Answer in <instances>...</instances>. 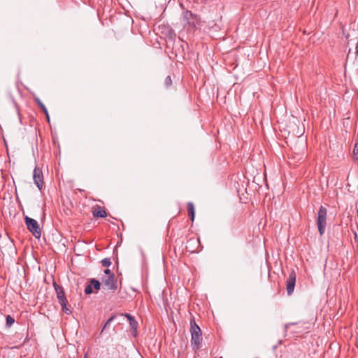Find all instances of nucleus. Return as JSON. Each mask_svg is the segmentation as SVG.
<instances>
[{
  "label": "nucleus",
  "mask_w": 358,
  "mask_h": 358,
  "mask_svg": "<svg viewBox=\"0 0 358 358\" xmlns=\"http://www.w3.org/2000/svg\"><path fill=\"white\" fill-rule=\"evenodd\" d=\"M166 32L165 33L166 43L168 48L172 46V52L175 54L176 57L185 55V44L182 41H176V33L169 27L166 28ZM187 45V43H185Z\"/></svg>",
  "instance_id": "f257e3e1"
},
{
  "label": "nucleus",
  "mask_w": 358,
  "mask_h": 358,
  "mask_svg": "<svg viewBox=\"0 0 358 358\" xmlns=\"http://www.w3.org/2000/svg\"><path fill=\"white\" fill-rule=\"evenodd\" d=\"M180 6L182 10L181 18L184 27H187V29L196 28L201 22L200 17L197 14L193 13L192 11L186 9L182 3H180Z\"/></svg>",
  "instance_id": "f03ea898"
},
{
  "label": "nucleus",
  "mask_w": 358,
  "mask_h": 358,
  "mask_svg": "<svg viewBox=\"0 0 358 358\" xmlns=\"http://www.w3.org/2000/svg\"><path fill=\"white\" fill-rule=\"evenodd\" d=\"M191 345L194 350H199L201 346L202 333L194 317L190 320Z\"/></svg>",
  "instance_id": "7ed1b4c3"
},
{
  "label": "nucleus",
  "mask_w": 358,
  "mask_h": 358,
  "mask_svg": "<svg viewBox=\"0 0 358 358\" xmlns=\"http://www.w3.org/2000/svg\"><path fill=\"white\" fill-rule=\"evenodd\" d=\"M327 208L321 206L317 213V225L320 234L322 236L324 234L327 226Z\"/></svg>",
  "instance_id": "20e7f679"
},
{
  "label": "nucleus",
  "mask_w": 358,
  "mask_h": 358,
  "mask_svg": "<svg viewBox=\"0 0 358 358\" xmlns=\"http://www.w3.org/2000/svg\"><path fill=\"white\" fill-rule=\"evenodd\" d=\"M24 220L27 229L32 233L36 238H40L41 236V230L38 222L28 216L24 217Z\"/></svg>",
  "instance_id": "39448f33"
},
{
  "label": "nucleus",
  "mask_w": 358,
  "mask_h": 358,
  "mask_svg": "<svg viewBox=\"0 0 358 358\" xmlns=\"http://www.w3.org/2000/svg\"><path fill=\"white\" fill-rule=\"evenodd\" d=\"M33 179L37 187L41 190L43 185V175L42 170L38 166H36L34 170Z\"/></svg>",
  "instance_id": "423d86ee"
},
{
  "label": "nucleus",
  "mask_w": 358,
  "mask_h": 358,
  "mask_svg": "<svg viewBox=\"0 0 358 358\" xmlns=\"http://www.w3.org/2000/svg\"><path fill=\"white\" fill-rule=\"evenodd\" d=\"M103 289H110L115 291L117 289V280L115 277L108 276L102 280Z\"/></svg>",
  "instance_id": "0eeeda50"
},
{
  "label": "nucleus",
  "mask_w": 358,
  "mask_h": 358,
  "mask_svg": "<svg viewBox=\"0 0 358 358\" xmlns=\"http://www.w3.org/2000/svg\"><path fill=\"white\" fill-rule=\"evenodd\" d=\"M295 284H296V274H295L294 271H292L289 275V278H288V279L287 280V283H286V289H287V292L288 295H291L293 293L294 287H295Z\"/></svg>",
  "instance_id": "6e6552de"
},
{
  "label": "nucleus",
  "mask_w": 358,
  "mask_h": 358,
  "mask_svg": "<svg viewBox=\"0 0 358 358\" xmlns=\"http://www.w3.org/2000/svg\"><path fill=\"white\" fill-rule=\"evenodd\" d=\"M53 287L55 289L59 303L62 302L64 304V301H66L67 299L65 296L64 288L62 286L57 285L55 282H53Z\"/></svg>",
  "instance_id": "1a4fd4ad"
},
{
  "label": "nucleus",
  "mask_w": 358,
  "mask_h": 358,
  "mask_svg": "<svg viewBox=\"0 0 358 358\" xmlns=\"http://www.w3.org/2000/svg\"><path fill=\"white\" fill-rule=\"evenodd\" d=\"M93 216L96 217H106L107 216V213L103 208L97 206L93 211Z\"/></svg>",
  "instance_id": "9d476101"
},
{
  "label": "nucleus",
  "mask_w": 358,
  "mask_h": 358,
  "mask_svg": "<svg viewBox=\"0 0 358 358\" xmlns=\"http://www.w3.org/2000/svg\"><path fill=\"white\" fill-rule=\"evenodd\" d=\"M125 316L129 320L131 329L134 331V332H136L137 328H138V322L135 320L134 317L131 316L129 314H125Z\"/></svg>",
  "instance_id": "9b49d317"
},
{
  "label": "nucleus",
  "mask_w": 358,
  "mask_h": 358,
  "mask_svg": "<svg viewBox=\"0 0 358 358\" xmlns=\"http://www.w3.org/2000/svg\"><path fill=\"white\" fill-rule=\"evenodd\" d=\"M187 207L188 215H189L191 220L194 221V217H195V211H194V203H192V202H188Z\"/></svg>",
  "instance_id": "f8f14e48"
},
{
  "label": "nucleus",
  "mask_w": 358,
  "mask_h": 358,
  "mask_svg": "<svg viewBox=\"0 0 358 358\" xmlns=\"http://www.w3.org/2000/svg\"><path fill=\"white\" fill-rule=\"evenodd\" d=\"M90 285H92V288L96 290H99L101 288V283L98 280L92 278L90 280Z\"/></svg>",
  "instance_id": "ddd939ff"
},
{
  "label": "nucleus",
  "mask_w": 358,
  "mask_h": 358,
  "mask_svg": "<svg viewBox=\"0 0 358 358\" xmlns=\"http://www.w3.org/2000/svg\"><path fill=\"white\" fill-rule=\"evenodd\" d=\"M6 327L9 328L15 322L14 318L10 316V315H8L6 317Z\"/></svg>",
  "instance_id": "4468645a"
},
{
  "label": "nucleus",
  "mask_w": 358,
  "mask_h": 358,
  "mask_svg": "<svg viewBox=\"0 0 358 358\" xmlns=\"http://www.w3.org/2000/svg\"><path fill=\"white\" fill-rule=\"evenodd\" d=\"M35 101L36 102V103L38 104V106L41 108V110H43V112L44 113H47V108L45 107V106L43 103V102L40 100L39 98L36 97L35 98Z\"/></svg>",
  "instance_id": "2eb2a0df"
},
{
  "label": "nucleus",
  "mask_w": 358,
  "mask_h": 358,
  "mask_svg": "<svg viewBox=\"0 0 358 358\" xmlns=\"http://www.w3.org/2000/svg\"><path fill=\"white\" fill-rule=\"evenodd\" d=\"M67 300L66 301H64V303H62V302L59 303V304L61 305L62 308V310L66 313V314H71V311L69 310V308L67 307Z\"/></svg>",
  "instance_id": "dca6fc26"
},
{
  "label": "nucleus",
  "mask_w": 358,
  "mask_h": 358,
  "mask_svg": "<svg viewBox=\"0 0 358 358\" xmlns=\"http://www.w3.org/2000/svg\"><path fill=\"white\" fill-rule=\"evenodd\" d=\"M101 265L103 267H108L111 265V261L109 258H104L101 260Z\"/></svg>",
  "instance_id": "f3484780"
},
{
  "label": "nucleus",
  "mask_w": 358,
  "mask_h": 358,
  "mask_svg": "<svg viewBox=\"0 0 358 358\" xmlns=\"http://www.w3.org/2000/svg\"><path fill=\"white\" fill-rule=\"evenodd\" d=\"M85 293L86 294H90L92 293V285H90V282H89V284L85 287Z\"/></svg>",
  "instance_id": "a211bd4d"
},
{
  "label": "nucleus",
  "mask_w": 358,
  "mask_h": 358,
  "mask_svg": "<svg viewBox=\"0 0 358 358\" xmlns=\"http://www.w3.org/2000/svg\"><path fill=\"white\" fill-rule=\"evenodd\" d=\"M172 84V80L170 76H168L164 80V85L169 87Z\"/></svg>",
  "instance_id": "6ab92c4d"
},
{
  "label": "nucleus",
  "mask_w": 358,
  "mask_h": 358,
  "mask_svg": "<svg viewBox=\"0 0 358 358\" xmlns=\"http://www.w3.org/2000/svg\"><path fill=\"white\" fill-rule=\"evenodd\" d=\"M115 315H112L108 320L107 322H106V324H104L102 330H101V332L103 331V329L109 324H110V322L115 319Z\"/></svg>",
  "instance_id": "aec40b11"
},
{
  "label": "nucleus",
  "mask_w": 358,
  "mask_h": 358,
  "mask_svg": "<svg viewBox=\"0 0 358 358\" xmlns=\"http://www.w3.org/2000/svg\"><path fill=\"white\" fill-rule=\"evenodd\" d=\"M104 273L106 275H107L108 276L115 277L114 273L109 268L105 269L104 270Z\"/></svg>",
  "instance_id": "412c9836"
},
{
  "label": "nucleus",
  "mask_w": 358,
  "mask_h": 358,
  "mask_svg": "<svg viewBox=\"0 0 358 358\" xmlns=\"http://www.w3.org/2000/svg\"><path fill=\"white\" fill-rule=\"evenodd\" d=\"M297 324V323H287V324H285V327H284V328H285V331H287V329H288V328H289V327L290 325H294V324Z\"/></svg>",
  "instance_id": "4be33fe9"
},
{
  "label": "nucleus",
  "mask_w": 358,
  "mask_h": 358,
  "mask_svg": "<svg viewBox=\"0 0 358 358\" xmlns=\"http://www.w3.org/2000/svg\"><path fill=\"white\" fill-rule=\"evenodd\" d=\"M353 234H354V238H355V242H358V236H357V233L356 231H354V232H353Z\"/></svg>",
  "instance_id": "5701e85b"
},
{
  "label": "nucleus",
  "mask_w": 358,
  "mask_h": 358,
  "mask_svg": "<svg viewBox=\"0 0 358 358\" xmlns=\"http://www.w3.org/2000/svg\"><path fill=\"white\" fill-rule=\"evenodd\" d=\"M194 242H199V240H194V239H190L188 241V243H194Z\"/></svg>",
  "instance_id": "b1692460"
},
{
  "label": "nucleus",
  "mask_w": 358,
  "mask_h": 358,
  "mask_svg": "<svg viewBox=\"0 0 358 358\" xmlns=\"http://www.w3.org/2000/svg\"><path fill=\"white\" fill-rule=\"evenodd\" d=\"M45 116H46V118H47V120L48 122H50V116H49V114H48V111L47 110V113H45Z\"/></svg>",
  "instance_id": "393cba45"
},
{
  "label": "nucleus",
  "mask_w": 358,
  "mask_h": 358,
  "mask_svg": "<svg viewBox=\"0 0 358 358\" xmlns=\"http://www.w3.org/2000/svg\"><path fill=\"white\" fill-rule=\"evenodd\" d=\"M355 55H357L358 54V45H357V43L356 44V51L355 52Z\"/></svg>",
  "instance_id": "a878e982"
},
{
  "label": "nucleus",
  "mask_w": 358,
  "mask_h": 358,
  "mask_svg": "<svg viewBox=\"0 0 358 358\" xmlns=\"http://www.w3.org/2000/svg\"><path fill=\"white\" fill-rule=\"evenodd\" d=\"M350 57V50H349V52L348 54V56H347V59H348Z\"/></svg>",
  "instance_id": "bb28decb"
},
{
  "label": "nucleus",
  "mask_w": 358,
  "mask_h": 358,
  "mask_svg": "<svg viewBox=\"0 0 358 358\" xmlns=\"http://www.w3.org/2000/svg\"><path fill=\"white\" fill-rule=\"evenodd\" d=\"M294 333H301V331H295Z\"/></svg>",
  "instance_id": "cd10ccee"
},
{
  "label": "nucleus",
  "mask_w": 358,
  "mask_h": 358,
  "mask_svg": "<svg viewBox=\"0 0 358 358\" xmlns=\"http://www.w3.org/2000/svg\"><path fill=\"white\" fill-rule=\"evenodd\" d=\"M220 358H222V357H220Z\"/></svg>",
  "instance_id": "c85d7f7f"
}]
</instances>
